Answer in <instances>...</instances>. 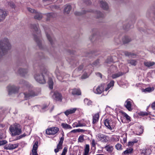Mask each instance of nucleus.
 Wrapping results in <instances>:
<instances>
[{"label":"nucleus","instance_id":"58","mask_svg":"<svg viewBox=\"0 0 155 155\" xmlns=\"http://www.w3.org/2000/svg\"><path fill=\"white\" fill-rule=\"evenodd\" d=\"M151 107L153 109L155 110V102L152 103Z\"/></svg>","mask_w":155,"mask_h":155},{"label":"nucleus","instance_id":"29","mask_svg":"<svg viewBox=\"0 0 155 155\" xmlns=\"http://www.w3.org/2000/svg\"><path fill=\"white\" fill-rule=\"evenodd\" d=\"M76 133H77V129H74L68 133L67 135L69 137H73L74 136L73 134H75Z\"/></svg>","mask_w":155,"mask_h":155},{"label":"nucleus","instance_id":"63","mask_svg":"<svg viewBox=\"0 0 155 155\" xmlns=\"http://www.w3.org/2000/svg\"><path fill=\"white\" fill-rule=\"evenodd\" d=\"M85 2L87 4H89L90 3V1L89 0H85Z\"/></svg>","mask_w":155,"mask_h":155},{"label":"nucleus","instance_id":"32","mask_svg":"<svg viewBox=\"0 0 155 155\" xmlns=\"http://www.w3.org/2000/svg\"><path fill=\"white\" fill-rule=\"evenodd\" d=\"M34 39L36 41L39 48H41V41L40 40L39 38H38L37 36H34Z\"/></svg>","mask_w":155,"mask_h":155},{"label":"nucleus","instance_id":"50","mask_svg":"<svg viewBox=\"0 0 155 155\" xmlns=\"http://www.w3.org/2000/svg\"><path fill=\"white\" fill-rule=\"evenodd\" d=\"M67 149L66 147H65L64 148L61 154L65 155L66 153L67 152Z\"/></svg>","mask_w":155,"mask_h":155},{"label":"nucleus","instance_id":"36","mask_svg":"<svg viewBox=\"0 0 155 155\" xmlns=\"http://www.w3.org/2000/svg\"><path fill=\"white\" fill-rule=\"evenodd\" d=\"M128 63L131 65L135 66L137 64V61L135 60H130L128 61Z\"/></svg>","mask_w":155,"mask_h":155},{"label":"nucleus","instance_id":"55","mask_svg":"<svg viewBox=\"0 0 155 155\" xmlns=\"http://www.w3.org/2000/svg\"><path fill=\"white\" fill-rule=\"evenodd\" d=\"M9 5L12 8H15V5L13 3L10 2V3Z\"/></svg>","mask_w":155,"mask_h":155},{"label":"nucleus","instance_id":"22","mask_svg":"<svg viewBox=\"0 0 155 155\" xmlns=\"http://www.w3.org/2000/svg\"><path fill=\"white\" fill-rule=\"evenodd\" d=\"M100 4L101 6L104 9L107 10L108 9V6L104 1H101Z\"/></svg>","mask_w":155,"mask_h":155},{"label":"nucleus","instance_id":"19","mask_svg":"<svg viewBox=\"0 0 155 155\" xmlns=\"http://www.w3.org/2000/svg\"><path fill=\"white\" fill-rule=\"evenodd\" d=\"M71 90V93L73 95H79L81 94V91L79 89L74 88Z\"/></svg>","mask_w":155,"mask_h":155},{"label":"nucleus","instance_id":"62","mask_svg":"<svg viewBox=\"0 0 155 155\" xmlns=\"http://www.w3.org/2000/svg\"><path fill=\"white\" fill-rule=\"evenodd\" d=\"M148 114V113L146 112H142L141 115H147Z\"/></svg>","mask_w":155,"mask_h":155},{"label":"nucleus","instance_id":"5","mask_svg":"<svg viewBox=\"0 0 155 155\" xmlns=\"http://www.w3.org/2000/svg\"><path fill=\"white\" fill-rule=\"evenodd\" d=\"M40 92L41 90L40 89H39L38 91L37 92H35L29 90L28 93H24V94L26 99H27L30 97H34L38 95Z\"/></svg>","mask_w":155,"mask_h":155},{"label":"nucleus","instance_id":"23","mask_svg":"<svg viewBox=\"0 0 155 155\" xmlns=\"http://www.w3.org/2000/svg\"><path fill=\"white\" fill-rule=\"evenodd\" d=\"M90 150L89 145V144H86L84 149L83 155H88Z\"/></svg>","mask_w":155,"mask_h":155},{"label":"nucleus","instance_id":"12","mask_svg":"<svg viewBox=\"0 0 155 155\" xmlns=\"http://www.w3.org/2000/svg\"><path fill=\"white\" fill-rule=\"evenodd\" d=\"M38 142L36 141L34 144L31 155H38L37 152Z\"/></svg>","mask_w":155,"mask_h":155},{"label":"nucleus","instance_id":"51","mask_svg":"<svg viewBox=\"0 0 155 155\" xmlns=\"http://www.w3.org/2000/svg\"><path fill=\"white\" fill-rule=\"evenodd\" d=\"M86 12H87V11H84L82 13H81L79 12H75V14L76 15H81L82 14H85V13H86Z\"/></svg>","mask_w":155,"mask_h":155},{"label":"nucleus","instance_id":"39","mask_svg":"<svg viewBox=\"0 0 155 155\" xmlns=\"http://www.w3.org/2000/svg\"><path fill=\"white\" fill-rule=\"evenodd\" d=\"M19 71V73L23 75H24L26 73L28 72L27 70L23 69H20Z\"/></svg>","mask_w":155,"mask_h":155},{"label":"nucleus","instance_id":"47","mask_svg":"<svg viewBox=\"0 0 155 155\" xmlns=\"http://www.w3.org/2000/svg\"><path fill=\"white\" fill-rule=\"evenodd\" d=\"M96 142L94 139H93L92 140L91 144L92 146L93 147H95L96 146Z\"/></svg>","mask_w":155,"mask_h":155},{"label":"nucleus","instance_id":"61","mask_svg":"<svg viewBox=\"0 0 155 155\" xmlns=\"http://www.w3.org/2000/svg\"><path fill=\"white\" fill-rule=\"evenodd\" d=\"M22 81V82L21 83H20L21 84H23L25 85H27V82L24 81Z\"/></svg>","mask_w":155,"mask_h":155},{"label":"nucleus","instance_id":"24","mask_svg":"<svg viewBox=\"0 0 155 155\" xmlns=\"http://www.w3.org/2000/svg\"><path fill=\"white\" fill-rule=\"evenodd\" d=\"M106 150L109 152L111 153L112 152L114 147L113 146L110 145H108L105 147Z\"/></svg>","mask_w":155,"mask_h":155},{"label":"nucleus","instance_id":"54","mask_svg":"<svg viewBox=\"0 0 155 155\" xmlns=\"http://www.w3.org/2000/svg\"><path fill=\"white\" fill-rule=\"evenodd\" d=\"M88 77L87 74H85L81 76L82 79H85Z\"/></svg>","mask_w":155,"mask_h":155},{"label":"nucleus","instance_id":"53","mask_svg":"<svg viewBox=\"0 0 155 155\" xmlns=\"http://www.w3.org/2000/svg\"><path fill=\"white\" fill-rule=\"evenodd\" d=\"M77 130V132H81L83 133L85 131V130L83 129H76Z\"/></svg>","mask_w":155,"mask_h":155},{"label":"nucleus","instance_id":"38","mask_svg":"<svg viewBox=\"0 0 155 155\" xmlns=\"http://www.w3.org/2000/svg\"><path fill=\"white\" fill-rule=\"evenodd\" d=\"M83 68V66H80L77 69H76L74 71L73 73V76H75V74L78 71H81L82 69Z\"/></svg>","mask_w":155,"mask_h":155},{"label":"nucleus","instance_id":"26","mask_svg":"<svg viewBox=\"0 0 155 155\" xmlns=\"http://www.w3.org/2000/svg\"><path fill=\"white\" fill-rule=\"evenodd\" d=\"M61 126L63 128L66 129H71L72 128L71 125L66 123H63L61 124Z\"/></svg>","mask_w":155,"mask_h":155},{"label":"nucleus","instance_id":"4","mask_svg":"<svg viewBox=\"0 0 155 155\" xmlns=\"http://www.w3.org/2000/svg\"><path fill=\"white\" fill-rule=\"evenodd\" d=\"M104 84H101L97 87H94V92L96 94H101L104 90V89L105 87Z\"/></svg>","mask_w":155,"mask_h":155},{"label":"nucleus","instance_id":"56","mask_svg":"<svg viewBox=\"0 0 155 155\" xmlns=\"http://www.w3.org/2000/svg\"><path fill=\"white\" fill-rule=\"evenodd\" d=\"M53 13H48V14H47V16L48 17H53Z\"/></svg>","mask_w":155,"mask_h":155},{"label":"nucleus","instance_id":"59","mask_svg":"<svg viewBox=\"0 0 155 155\" xmlns=\"http://www.w3.org/2000/svg\"><path fill=\"white\" fill-rule=\"evenodd\" d=\"M48 107L46 105H44L42 107V109L43 110H45L47 109Z\"/></svg>","mask_w":155,"mask_h":155},{"label":"nucleus","instance_id":"34","mask_svg":"<svg viewBox=\"0 0 155 155\" xmlns=\"http://www.w3.org/2000/svg\"><path fill=\"white\" fill-rule=\"evenodd\" d=\"M95 16L97 18H99L103 16V14L100 11H96L94 12Z\"/></svg>","mask_w":155,"mask_h":155},{"label":"nucleus","instance_id":"46","mask_svg":"<svg viewBox=\"0 0 155 155\" xmlns=\"http://www.w3.org/2000/svg\"><path fill=\"white\" fill-rule=\"evenodd\" d=\"M124 54L127 56H132L135 55V54H134L131 53L130 52H129L127 51H125L124 52Z\"/></svg>","mask_w":155,"mask_h":155},{"label":"nucleus","instance_id":"18","mask_svg":"<svg viewBox=\"0 0 155 155\" xmlns=\"http://www.w3.org/2000/svg\"><path fill=\"white\" fill-rule=\"evenodd\" d=\"M99 117V113L95 114L93 116L92 123L94 124H96L98 121Z\"/></svg>","mask_w":155,"mask_h":155},{"label":"nucleus","instance_id":"11","mask_svg":"<svg viewBox=\"0 0 155 155\" xmlns=\"http://www.w3.org/2000/svg\"><path fill=\"white\" fill-rule=\"evenodd\" d=\"M62 97L61 94L57 91L54 92L52 96V97L54 100L60 101H61Z\"/></svg>","mask_w":155,"mask_h":155},{"label":"nucleus","instance_id":"10","mask_svg":"<svg viewBox=\"0 0 155 155\" xmlns=\"http://www.w3.org/2000/svg\"><path fill=\"white\" fill-rule=\"evenodd\" d=\"M98 139L100 141L104 143H106L108 140L107 139V136L103 134H99L97 135Z\"/></svg>","mask_w":155,"mask_h":155},{"label":"nucleus","instance_id":"8","mask_svg":"<svg viewBox=\"0 0 155 155\" xmlns=\"http://www.w3.org/2000/svg\"><path fill=\"white\" fill-rule=\"evenodd\" d=\"M64 135L63 136L61 137L60 140V141L57 145V148L54 150L55 152L56 153L58 152L59 151L61 150L62 148V144L64 140V138L63 137Z\"/></svg>","mask_w":155,"mask_h":155},{"label":"nucleus","instance_id":"52","mask_svg":"<svg viewBox=\"0 0 155 155\" xmlns=\"http://www.w3.org/2000/svg\"><path fill=\"white\" fill-rule=\"evenodd\" d=\"M32 28L34 29V30L35 31H36L38 30V26L37 25H34L32 26Z\"/></svg>","mask_w":155,"mask_h":155},{"label":"nucleus","instance_id":"40","mask_svg":"<svg viewBox=\"0 0 155 155\" xmlns=\"http://www.w3.org/2000/svg\"><path fill=\"white\" fill-rule=\"evenodd\" d=\"M84 101L85 104H86L88 106L91 105L92 103L91 101L88 100V99L87 98L85 99L84 100Z\"/></svg>","mask_w":155,"mask_h":155},{"label":"nucleus","instance_id":"3","mask_svg":"<svg viewBox=\"0 0 155 155\" xmlns=\"http://www.w3.org/2000/svg\"><path fill=\"white\" fill-rule=\"evenodd\" d=\"M35 78L36 81L40 84H44L45 83V79L42 74H36L35 76Z\"/></svg>","mask_w":155,"mask_h":155},{"label":"nucleus","instance_id":"9","mask_svg":"<svg viewBox=\"0 0 155 155\" xmlns=\"http://www.w3.org/2000/svg\"><path fill=\"white\" fill-rule=\"evenodd\" d=\"M112 121L110 119H106L104 121V125L108 129L111 130L114 128Z\"/></svg>","mask_w":155,"mask_h":155},{"label":"nucleus","instance_id":"33","mask_svg":"<svg viewBox=\"0 0 155 155\" xmlns=\"http://www.w3.org/2000/svg\"><path fill=\"white\" fill-rule=\"evenodd\" d=\"M35 13H36V14L34 16L35 18L38 20H41L42 17V14L40 13L37 12Z\"/></svg>","mask_w":155,"mask_h":155},{"label":"nucleus","instance_id":"21","mask_svg":"<svg viewBox=\"0 0 155 155\" xmlns=\"http://www.w3.org/2000/svg\"><path fill=\"white\" fill-rule=\"evenodd\" d=\"M46 36L50 43L52 44L54 40L53 35L52 34H46Z\"/></svg>","mask_w":155,"mask_h":155},{"label":"nucleus","instance_id":"25","mask_svg":"<svg viewBox=\"0 0 155 155\" xmlns=\"http://www.w3.org/2000/svg\"><path fill=\"white\" fill-rule=\"evenodd\" d=\"M150 153V150L149 149H145L141 150V154L143 155H149Z\"/></svg>","mask_w":155,"mask_h":155},{"label":"nucleus","instance_id":"13","mask_svg":"<svg viewBox=\"0 0 155 155\" xmlns=\"http://www.w3.org/2000/svg\"><path fill=\"white\" fill-rule=\"evenodd\" d=\"M18 143L14 144H9L6 145L4 148L7 150H12L15 149L18 147Z\"/></svg>","mask_w":155,"mask_h":155},{"label":"nucleus","instance_id":"41","mask_svg":"<svg viewBox=\"0 0 155 155\" xmlns=\"http://www.w3.org/2000/svg\"><path fill=\"white\" fill-rule=\"evenodd\" d=\"M123 115L124 117H125L126 119L128 121H131L130 117L126 113H124L123 114Z\"/></svg>","mask_w":155,"mask_h":155},{"label":"nucleus","instance_id":"43","mask_svg":"<svg viewBox=\"0 0 155 155\" xmlns=\"http://www.w3.org/2000/svg\"><path fill=\"white\" fill-rule=\"evenodd\" d=\"M115 147L118 150H121L122 149V145L120 144V143H118L117 144L115 145Z\"/></svg>","mask_w":155,"mask_h":155},{"label":"nucleus","instance_id":"15","mask_svg":"<svg viewBox=\"0 0 155 155\" xmlns=\"http://www.w3.org/2000/svg\"><path fill=\"white\" fill-rule=\"evenodd\" d=\"M7 15V12L0 9V22L4 20Z\"/></svg>","mask_w":155,"mask_h":155},{"label":"nucleus","instance_id":"1","mask_svg":"<svg viewBox=\"0 0 155 155\" xmlns=\"http://www.w3.org/2000/svg\"><path fill=\"white\" fill-rule=\"evenodd\" d=\"M11 45L9 40L4 38L0 41V58L6 54L11 48Z\"/></svg>","mask_w":155,"mask_h":155},{"label":"nucleus","instance_id":"6","mask_svg":"<svg viewBox=\"0 0 155 155\" xmlns=\"http://www.w3.org/2000/svg\"><path fill=\"white\" fill-rule=\"evenodd\" d=\"M59 128L57 127H51L47 129L46 133L48 135H54L59 131Z\"/></svg>","mask_w":155,"mask_h":155},{"label":"nucleus","instance_id":"16","mask_svg":"<svg viewBox=\"0 0 155 155\" xmlns=\"http://www.w3.org/2000/svg\"><path fill=\"white\" fill-rule=\"evenodd\" d=\"M85 123H82L81 120H78L76 122L74 123L72 126L74 128L82 127L85 126Z\"/></svg>","mask_w":155,"mask_h":155},{"label":"nucleus","instance_id":"31","mask_svg":"<svg viewBox=\"0 0 155 155\" xmlns=\"http://www.w3.org/2000/svg\"><path fill=\"white\" fill-rule=\"evenodd\" d=\"M131 39L128 37H124L122 39V41L124 44H126L131 41Z\"/></svg>","mask_w":155,"mask_h":155},{"label":"nucleus","instance_id":"2","mask_svg":"<svg viewBox=\"0 0 155 155\" xmlns=\"http://www.w3.org/2000/svg\"><path fill=\"white\" fill-rule=\"evenodd\" d=\"M9 130L12 136L19 135L22 132L20 125L17 124L11 126L9 127Z\"/></svg>","mask_w":155,"mask_h":155},{"label":"nucleus","instance_id":"20","mask_svg":"<svg viewBox=\"0 0 155 155\" xmlns=\"http://www.w3.org/2000/svg\"><path fill=\"white\" fill-rule=\"evenodd\" d=\"M124 74V73L121 71H119L118 72L113 74L112 75L111 77L113 79L116 78Z\"/></svg>","mask_w":155,"mask_h":155},{"label":"nucleus","instance_id":"7","mask_svg":"<svg viewBox=\"0 0 155 155\" xmlns=\"http://www.w3.org/2000/svg\"><path fill=\"white\" fill-rule=\"evenodd\" d=\"M7 88L9 94L17 92L19 89L18 87H16L14 85H10L8 86Z\"/></svg>","mask_w":155,"mask_h":155},{"label":"nucleus","instance_id":"30","mask_svg":"<svg viewBox=\"0 0 155 155\" xmlns=\"http://www.w3.org/2000/svg\"><path fill=\"white\" fill-rule=\"evenodd\" d=\"M133 151V149L132 148H127L123 152L124 155H127L129 154H130L132 153Z\"/></svg>","mask_w":155,"mask_h":155},{"label":"nucleus","instance_id":"27","mask_svg":"<svg viewBox=\"0 0 155 155\" xmlns=\"http://www.w3.org/2000/svg\"><path fill=\"white\" fill-rule=\"evenodd\" d=\"M114 81H111L110 83L107 85V87L105 89L104 91H107L111 87H113L114 85Z\"/></svg>","mask_w":155,"mask_h":155},{"label":"nucleus","instance_id":"17","mask_svg":"<svg viewBox=\"0 0 155 155\" xmlns=\"http://www.w3.org/2000/svg\"><path fill=\"white\" fill-rule=\"evenodd\" d=\"M76 110V108H72L67 110L64 112V113L66 116H68L70 114L74 113Z\"/></svg>","mask_w":155,"mask_h":155},{"label":"nucleus","instance_id":"64","mask_svg":"<svg viewBox=\"0 0 155 155\" xmlns=\"http://www.w3.org/2000/svg\"><path fill=\"white\" fill-rule=\"evenodd\" d=\"M97 74L98 76H99L101 78H102V74L101 73H97Z\"/></svg>","mask_w":155,"mask_h":155},{"label":"nucleus","instance_id":"28","mask_svg":"<svg viewBox=\"0 0 155 155\" xmlns=\"http://www.w3.org/2000/svg\"><path fill=\"white\" fill-rule=\"evenodd\" d=\"M71 9L70 5H68L65 7L64 9V12L66 14H68Z\"/></svg>","mask_w":155,"mask_h":155},{"label":"nucleus","instance_id":"42","mask_svg":"<svg viewBox=\"0 0 155 155\" xmlns=\"http://www.w3.org/2000/svg\"><path fill=\"white\" fill-rule=\"evenodd\" d=\"M110 68L111 70V71L113 72H116L117 71V67L114 65L111 66L110 67Z\"/></svg>","mask_w":155,"mask_h":155},{"label":"nucleus","instance_id":"49","mask_svg":"<svg viewBox=\"0 0 155 155\" xmlns=\"http://www.w3.org/2000/svg\"><path fill=\"white\" fill-rule=\"evenodd\" d=\"M5 137V136H4V134L2 130L0 131V139L4 138Z\"/></svg>","mask_w":155,"mask_h":155},{"label":"nucleus","instance_id":"57","mask_svg":"<svg viewBox=\"0 0 155 155\" xmlns=\"http://www.w3.org/2000/svg\"><path fill=\"white\" fill-rule=\"evenodd\" d=\"M133 145V142H132V141L129 142L128 143V146H132Z\"/></svg>","mask_w":155,"mask_h":155},{"label":"nucleus","instance_id":"35","mask_svg":"<svg viewBox=\"0 0 155 155\" xmlns=\"http://www.w3.org/2000/svg\"><path fill=\"white\" fill-rule=\"evenodd\" d=\"M53 81L51 79H49L48 82V84L49 88L52 89L53 88Z\"/></svg>","mask_w":155,"mask_h":155},{"label":"nucleus","instance_id":"48","mask_svg":"<svg viewBox=\"0 0 155 155\" xmlns=\"http://www.w3.org/2000/svg\"><path fill=\"white\" fill-rule=\"evenodd\" d=\"M7 142V141L4 140L0 141V146L5 144Z\"/></svg>","mask_w":155,"mask_h":155},{"label":"nucleus","instance_id":"60","mask_svg":"<svg viewBox=\"0 0 155 155\" xmlns=\"http://www.w3.org/2000/svg\"><path fill=\"white\" fill-rule=\"evenodd\" d=\"M23 137H24V136H23V135H21L18 137L16 139V140L20 139Z\"/></svg>","mask_w":155,"mask_h":155},{"label":"nucleus","instance_id":"14","mask_svg":"<svg viewBox=\"0 0 155 155\" xmlns=\"http://www.w3.org/2000/svg\"><path fill=\"white\" fill-rule=\"evenodd\" d=\"M124 106L129 111L132 110V102L130 99H128L125 102Z\"/></svg>","mask_w":155,"mask_h":155},{"label":"nucleus","instance_id":"37","mask_svg":"<svg viewBox=\"0 0 155 155\" xmlns=\"http://www.w3.org/2000/svg\"><path fill=\"white\" fill-rule=\"evenodd\" d=\"M154 90V88L153 87H147L145 89L143 90V91L145 92H151L153 91Z\"/></svg>","mask_w":155,"mask_h":155},{"label":"nucleus","instance_id":"45","mask_svg":"<svg viewBox=\"0 0 155 155\" xmlns=\"http://www.w3.org/2000/svg\"><path fill=\"white\" fill-rule=\"evenodd\" d=\"M27 9L29 12L31 13H35L36 12V11L30 8H28Z\"/></svg>","mask_w":155,"mask_h":155},{"label":"nucleus","instance_id":"44","mask_svg":"<svg viewBox=\"0 0 155 155\" xmlns=\"http://www.w3.org/2000/svg\"><path fill=\"white\" fill-rule=\"evenodd\" d=\"M84 135H80L79 137L78 138V142L82 143L83 142V141L84 140Z\"/></svg>","mask_w":155,"mask_h":155}]
</instances>
